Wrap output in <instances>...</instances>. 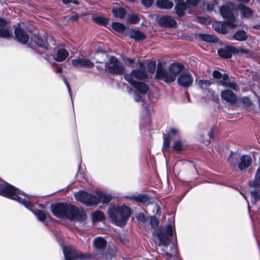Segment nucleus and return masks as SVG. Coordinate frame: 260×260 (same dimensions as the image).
Listing matches in <instances>:
<instances>
[{"label": "nucleus", "instance_id": "nucleus-54", "mask_svg": "<svg viewBox=\"0 0 260 260\" xmlns=\"http://www.w3.org/2000/svg\"><path fill=\"white\" fill-rule=\"evenodd\" d=\"M138 218L142 221H145V218L143 214L140 213L138 215Z\"/></svg>", "mask_w": 260, "mask_h": 260}, {"label": "nucleus", "instance_id": "nucleus-12", "mask_svg": "<svg viewBox=\"0 0 260 260\" xmlns=\"http://www.w3.org/2000/svg\"><path fill=\"white\" fill-rule=\"evenodd\" d=\"M177 82L180 86L187 88L192 84L193 77L189 72L183 73L178 76Z\"/></svg>", "mask_w": 260, "mask_h": 260}, {"label": "nucleus", "instance_id": "nucleus-42", "mask_svg": "<svg viewBox=\"0 0 260 260\" xmlns=\"http://www.w3.org/2000/svg\"><path fill=\"white\" fill-rule=\"evenodd\" d=\"M150 224L153 229H156L158 227L159 222L155 217L152 216L150 218Z\"/></svg>", "mask_w": 260, "mask_h": 260}, {"label": "nucleus", "instance_id": "nucleus-29", "mask_svg": "<svg viewBox=\"0 0 260 260\" xmlns=\"http://www.w3.org/2000/svg\"><path fill=\"white\" fill-rule=\"evenodd\" d=\"M233 38L236 40L243 41L247 40L248 36L245 31L239 30L234 34Z\"/></svg>", "mask_w": 260, "mask_h": 260}, {"label": "nucleus", "instance_id": "nucleus-61", "mask_svg": "<svg viewBox=\"0 0 260 260\" xmlns=\"http://www.w3.org/2000/svg\"><path fill=\"white\" fill-rule=\"evenodd\" d=\"M209 136H210V138H212L211 133H210L209 134Z\"/></svg>", "mask_w": 260, "mask_h": 260}, {"label": "nucleus", "instance_id": "nucleus-53", "mask_svg": "<svg viewBox=\"0 0 260 260\" xmlns=\"http://www.w3.org/2000/svg\"><path fill=\"white\" fill-rule=\"evenodd\" d=\"M7 22L3 18H2L0 17V27H4L6 25Z\"/></svg>", "mask_w": 260, "mask_h": 260}, {"label": "nucleus", "instance_id": "nucleus-62", "mask_svg": "<svg viewBox=\"0 0 260 260\" xmlns=\"http://www.w3.org/2000/svg\"><path fill=\"white\" fill-rule=\"evenodd\" d=\"M259 106H260V99H259Z\"/></svg>", "mask_w": 260, "mask_h": 260}, {"label": "nucleus", "instance_id": "nucleus-63", "mask_svg": "<svg viewBox=\"0 0 260 260\" xmlns=\"http://www.w3.org/2000/svg\"><path fill=\"white\" fill-rule=\"evenodd\" d=\"M140 66L141 67L142 66V64L141 63H140Z\"/></svg>", "mask_w": 260, "mask_h": 260}, {"label": "nucleus", "instance_id": "nucleus-26", "mask_svg": "<svg viewBox=\"0 0 260 260\" xmlns=\"http://www.w3.org/2000/svg\"><path fill=\"white\" fill-rule=\"evenodd\" d=\"M131 39H135L136 41L143 40L145 39V35L139 30H132L129 35Z\"/></svg>", "mask_w": 260, "mask_h": 260}, {"label": "nucleus", "instance_id": "nucleus-60", "mask_svg": "<svg viewBox=\"0 0 260 260\" xmlns=\"http://www.w3.org/2000/svg\"><path fill=\"white\" fill-rule=\"evenodd\" d=\"M175 2L177 3H182L183 2V0H174Z\"/></svg>", "mask_w": 260, "mask_h": 260}, {"label": "nucleus", "instance_id": "nucleus-58", "mask_svg": "<svg viewBox=\"0 0 260 260\" xmlns=\"http://www.w3.org/2000/svg\"><path fill=\"white\" fill-rule=\"evenodd\" d=\"M127 60H128V62H129V63H134V59H127Z\"/></svg>", "mask_w": 260, "mask_h": 260}, {"label": "nucleus", "instance_id": "nucleus-13", "mask_svg": "<svg viewBox=\"0 0 260 260\" xmlns=\"http://www.w3.org/2000/svg\"><path fill=\"white\" fill-rule=\"evenodd\" d=\"M72 66L76 68H91L94 63L90 59L85 57H78L71 60Z\"/></svg>", "mask_w": 260, "mask_h": 260}, {"label": "nucleus", "instance_id": "nucleus-50", "mask_svg": "<svg viewBox=\"0 0 260 260\" xmlns=\"http://www.w3.org/2000/svg\"><path fill=\"white\" fill-rule=\"evenodd\" d=\"M242 101H243V103L244 104H245L247 106H249L251 104V102L250 99L247 97L243 98Z\"/></svg>", "mask_w": 260, "mask_h": 260}, {"label": "nucleus", "instance_id": "nucleus-41", "mask_svg": "<svg viewBox=\"0 0 260 260\" xmlns=\"http://www.w3.org/2000/svg\"><path fill=\"white\" fill-rule=\"evenodd\" d=\"M148 70L149 72L154 73L156 69V62L155 61H150L147 66Z\"/></svg>", "mask_w": 260, "mask_h": 260}, {"label": "nucleus", "instance_id": "nucleus-33", "mask_svg": "<svg viewBox=\"0 0 260 260\" xmlns=\"http://www.w3.org/2000/svg\"><path fill=\"white\" fill-rule=\"evenodd\" d=\"M12 30L9 27H0V37L2 38H9L11 35Z\"/></svg>", "mask_w": 260, "mask_h": 260}, {"label": "nucleus", "instance_id": "nucleus-2", "mask_svg": "<svg viewBox=\"0 0 260 260\" xmlns=\"http://www.w3.org/2000/svg\"><path fill=\"white\" fill-rule=\"evenodd\" d=\"M53 214L57 217H67L71 220L82 221L86 219V214L77 207L63 203H59L51 206Z\"/></svg>", "mask_w": 260, "mask_h": 260}, {"label": "nucleus", "instance_id": "nucleus-17", "mask_svg": "<svg viewBox=\"0 0 260 260\" xmlns=\"http://www.w3.org/2000/svg\"><path fill=\"white\" fill-rule=\"evenodd\" d=\"M159 25L165 27H172L176 25V21L171 17L164 16L161 17L158 21Z\"/></svg>", "mask_w": 260, "mask_h": 260}, {"label": "nucleus", "instance_id": "nucleus-6", "mask_svg": "<svg viewBox=\"0 0 260 260\" xmlns=\"http://www.w3.org/2000/svg\"><path fill=\"white\" fill-rule=\"evenodd\" d=\"M97 194L98 198L87 192L79 191L74 193V197L77 201L87 206L96 205L101 202L103 204H107L112 199L111 196L108 193L99 192Z\"/></svg>", "mask_w": 260, "mask_h": 260}, {"label": "nucleus", "instance_id": "nucleus-55", "mask_svg": "<svg viewBox=\"0 0 260 260\" xmlns=\"http://www.w3.org/2000/svg\"><path fill=\"white\" fill-rule=\"evenodd\" d=\"M64 82L65 84H66V85L67 87V88H68V91H69V92L70 93V86H69V84L68 83V82H67V81H66V79H65V78L64 79Z\"/></svg>", "mask_w": 260, "mask_h": 260}, {"label": "nucleus", "instance_id": "nucleus-3", "mask_svg": "<svg viewBox=\"0 0 260 260\" xmlns=\"http://www.w3.org/2000/svg\"><path fill=\"white\" fill-rule=\"evenodd\" d=\"M0 194L17 201L27 209H30L32 207L31 197L6 182L0 183Z\"/></svg>", "mask_w": 260, "mask_h": 260}, {"label": "nucleus", "instance_id": "nucleus-38", "mask_svg": "<svg viewBox=\"0 0 260 260\" xmlns=\"http://www.w3.org/2000/svg\"><path fill=\"white\" fill-rule=\"evenodd\" d=\"M238 159V155L233 152H231L229 157V161L233 166H236L237 164V160Z\"/></svg>", "mask_w": 260, "mask_h": 260}, {"label": "nucleus", "instance_id": "nucleus-22", "mask_svg": "<svg viewBox=\"0 0 260 260\" xmlns=\"http://www.w3.org/2000/svg\"><path fill=\"white\" fill-rule=\"evenodd\" d=\"M156 6L162 9H170L173 6V3L169 0H157Z\"/></svg>", "mask_w": 260, "mask_h": 260}, {"label": "nucleus", "instance_id": "nucleus-32", "mask_svg": "<svg viewBox=\"0 0 260 260\" xmlns=\"http://www.w3.org/2000/svg\"><path fill=\"white\" fill-rule=\"evenodd\" d=\"M112 28L117 32H122L125 30V26L119 22H112L111 24Z\"/></svg>", "mask_w": 260, "mask_h": 260}, {"label": "nucleus", "instance_id": "nucleus-5", "mask_svg": "<svg viewBox=\"0 0 260 260\" xmlns=\"http://www.w3.org/2000/svg\"><path fill=\"white\" fill-rule=\"evenodd\" d=\"M184 66L179 63H172L167 69L164 68L162 62L158 61L157 64L155 78L167 83L174 82L177 75L183 70Z\"/></svg>", "mask_w": 260, "mask_h": 260}, {"label": "nucleus", "instance_id": "nucleus-4", "mask_svg": "<svg viewBox=\"0 0 260 260\" xmlns=\"http://www.w3.org/2000/svg\"><path fill=\"white\" fill-rule=\"evenodd\" d=\"M174 219H170V222L167 224L166 229L160 231L157 233V237L159 240L158 246L161 247V250L164 251L162 254L168 260L172 256L177 253V249L175 246L172 245L170 248V252L167 251L168 246L170 245V237L173 233Z\"/></svg>", "mask_w": 260, "mask_h": 260}, {"label": "nucleus", "instance_id": "nucleus-40", "mask_svg": "<svg viewBox=\"0 0 260 260\" xmlns=\"http://www.w3.org/2000/svg\"><path fill=\"white\" fill-rule=\"evenodd\" d=\"M170 139L169 137L164 134V142L162 147V150L164 152L170 146Z\"/></svg>", "mask_w": 260, "mask_h": 260}, {"label": "nucleus", "instance_id": "nucleus-56", "mask_svg": "<svg viewBox=\"0 0 260 260\" xmlns=\"http://www.w3.org/2000/svg\"><path fill=\"white\" fill-rule=\"evenodd\" d=\"M238 1L239 2H241L243 3H246V4L249 3L250 1V0H238Z\"/></svg>", "mask_w": 260, "mask_h": 260}, {"label": "nucleus", "instance_id": "nucleus-11", "mask_svg": "<svg viewBox=\"0 0 260 260\" xmlns=\"http://www.w3.org/2000/svg\"><path fill=\"white\" fill-rule=\"evenodd\" d=\"M93 243L95 248L94 254L96 258L102 259L104 256L103 252L106 245V240L102 237H98L94 239Z\"/></svg>", "mask_w": 260, "mask_h": 260}, {"label": "nucleus", "instance_id": "nucleus-25", "mask_svg": "<svg viewBox=\"0 0 260 260\" xmlns=\"http://www.w3.org/2000/svg\"><path fill=\"white\" fill-rule=\"evenodd\" d=\"M68 55V52L66 49H60L57 51L54 59L59 62L62 61L67 57Z\"/></svg>", "mask_w": 260, "mask_h": 260}, {"label": "nucleus", "instance_id": "nucleus-8", "mask_svg": "<svg viewBox=\"0 0 260 260\" xmlns=\"http://www.w3.org/2000/svg\"><path fill=\"white\" fill-rule=\"evenodd\" d=\"M235 5L231 2H228L225 5L220 8V13L223 18L226 19V22L230 28H234L241 25V21L236 20L233 10Z\"/></svg>", "mask_w": 260, "mask_h": 260}, {"label": "nucleus", "instance_id": "nucleus-44", "mask_svg": "<svg viewBox=\"0 0 260 260\" xmlns=\"http://www.w3.org/2000/svg\"><path fill=\"white\" fill-rule=\"evenodd\" d=\"M179 134V130L176 128L172 127L169 129L167 137L171 138L172 136H178Z\"/></svg>", "mask_w": 260, "mask_h": 260}, {"label": "nucleus", "instance_id": "nucleus-9", "mask_svg": "<svg viewBox=\"0 0 260 260\" xmlns=\"http://www.w3.org/2000/svg\"><path fill=\"white\" fill-rule=\"evenodd\" d=\"M65 260H88L89 255H84L72 247H63L62 248Z\"/></svg>", "mask_w": 260, "mask_h": 260}, {"label": "nucleus", "instance_id": "nucleus-24", "mask_svg": "<svg viewBox=\"0 0 260 260\" xmlns=\"http://www.w3.org/2000/svg\"><path fill=\"white\" fill-rule=\"evenodd\" d=\"M112 12L116 17L120 19L123 18L126 15V11L124 9L116 6L113 8Z\"/></svg>", "mask_w": 260, "mask_h": 260}, {"label": "nucleus", "instance_id": "nucleus-36", "mask_svg": "<svg viewBox=\"0 0 260 260\" xmlns=\"http://www.w3.org/2000/svg\"><path fill=\"white\" fill-rule=\"evenodd\" d=\"M139 21L138 16L135 14L129 15L127 17V21L132 24H136Z\"/></svg>", "mask_w": 260, "mask_h": 260}, {"label": "nucleus", "instance_id": "nucleus-43", "mask_svg": "<svg viewBox=\"0 0 260 260\" xmlns=\"http://www.w3.org/2000/svg\"><path fill=\"white\" fill-rule=\"evenodd\" d=\"M94 21L100 24H104L107 22V19L100 16H94L93 17Z\"/></svg>", "mask_w": 260, "mask_h": 260}, {"label": "nucleus", "instance_id": "nucleus-47", "mask_svg": "<svg viewBox=\"0 0 260 260\" xmlns=\"http://www.w3.org/2000/svg\"><path fill=\"white\" fill-rule=\"evenodd\" d=\"M154 0H141L142 4L146 7H150L152 6Z\"/></svg>", "mask_w": 260, "mask_h": 260}, {"label": "nucleus", "instance_id": "nucleus-18", "mask_svg": "<svg viewBox=\"0 0 260 260\" xmlns=\"http://www.w3.org/2000/svg\"><path fill=\"white\" fill-rule=\"evenodd\" d=\"M15 35L18 41L21 44H26L28 41V35L20 28L17 27L15 29Z\"/></svg>", "mask_w": 260, "mask_h": 260}, {"label": "nucleus", "instance_id": "nucleus-21", "mask_svg": "<svg viewBox=\"0 0 260 260\" xmlns=\"http://www.w3.org/2000/svg\"><path fill=\"white\" fill-rule=\"evenodd\" d=\"M228 75L224 74L223 76V80L220 82V84L225 87H229L235 90H238L239 89L238 85L235 82L230 81L228 80Z\"/></svg>", "mask_w": 260, "mask_h": 260}, {"label": "nucleus", "instance_id": "nucleus-28", "mask_svg": "<svg viewBox=\"0 0 260 260\" xmlns=\"http://www.w3.org/2000/svg\"><path fill=\"white\" fill-rule=\"evenodd\" d=\"M200 37L202 40L208 43H215L218 41L217 38L214 35L209 34H201Z\"/></svg>", "mask_w": 260, "mask_h": 260}, {"label": "nucleus", "instance_id": "nucleus-16", "mask_svg": "<svg viewBox=\"0 0 260 260\" xmlns=\"http://www.w3.org/2000/svg\"><path fill=\"white\" fill-rule=\"evenodd\" d=\"M252 159L248 155H243L240 157L238 167L240 171L246 170L251 164Z\"/></svg>", "mask_w": 260, "mask_h": 260}, {"label": "nucleus", "instance_id": "nucleus-15", "mask_svg": "<svg viewBox=\"0 0 260 260\" xmlns=\"http://www.w3.org/2000/svg\"><path fill=\"white\" fill-rule=\"evenodd\" d=\"M237 52V49L233 46H226L218 50V55L223 58H230L233 53Z\"/></svg>", "mask_w": 260, "mask_h": 260}, {"label": "nucleus", "instance_id": "nucleus-59", "mask_svg": "<svg viewBox=\"0 0 260 260\" xmlns=\"http://www.w3.org/2000/svg\"><path fill=\"white\" fill-rule=\"evenodd\" d=\"M241 194H242V196H243V197H244V198H245V199L246 201H247V199L246 197L245 196V195H244L242 192H241ZM247 202H248V201H247ZM247 203H248V208L249 209V206L248 202H247Z\"/></svg>", "mask_w": 260, "mask_h": 260}, {"label": "nucleus", "instance_id": "nucleus-49", "mask_svg": "<svg viewBox=\"0 0 260 260\" xmlns=\"http://www.w3.org/2000/svg\"><path fill=\"white\" fill-rule=\"evenodd\" d=\"M117 239L124 245H127L128 243V241L127 239L124 237H121V236H118L117 237Z\"/></svg>", "mask_w": 260, "mask_h": 260}, {"label": "nucleus", "instance_id": "nucleus-31", "mask_svg": "<svg viewBox=\"0 0 260 260\" xmlns=\"http://www.w3.org/2000/svg\"><path fill=\"white\" fill-rule=\"evenodd\" d=\"M249 185L253 187L260 185V169L257 170L254 179L249 182Z\"/></svg>", "mask_w": 260, "mask_h": 260}, {"label": "nucleus", "instance_id": "nucleus-64", "mask_svg": "<svg viewBox=\"0 0 260 260\" xmlns=\"http://www.w3.org/2000/svg\"><path fill=\"white\" fill-rule=\"evenodd\" d=\"M259 164H260V157H259ZM259 169H260V168Z\"/></svg>", "mask_w": 260, "mask_h": 260}, {"label": "nucleus", "instance_id": "nucleus-27", "mask_svg": "<svg viewBox=\"0 0 260 260\" xmlns=\"http://www.w3.org/2000/svg\"><path fill=\"white\" fill-rule=\"evenodd\" d=\"M186 5L184 2L177 3L175 7L177 15L179 16L184 15V11L186 9Z\"/></svg>", "mask_w": 260, "mask_h": 260}, {"label": "nucleus", "instance_id": "nucleus-20", "mask_svg": "<svg viewBox=\"0 0 260 260\" xmlns=\"http://www.w3.org/2000/svg\"><path fill=\"white\" fill-rule=\"evenodd\" d=\"M221 97L226 102L235 103L237 101L236 95L231 90H225L221 92Z\"/></svg>", "mask_w": 260, "mask_h": 260}, {"label": "nucleus", "instance_id": "nucleus-37", "mask_svg": "<svg viewBox=\"0 0 260 260\" xmlns=\"http://www.w3.org/2000/svg\"><path fill=\"white\" fill-rule=\"evenodd\" d=\"M200 87L202 89H206L211 84V82L209 80H201L198 83Z\"/></svg>", "mask_w": 260, "mask_h": 260}, {"label": "nucleus", "instance_id": "nucleus-45", "mask_svg": "<svg viewBox=\"0 0 260 260\" xmlns=\"http://www.w3.org/2000/svg\"><path fill=\"white\" fill-rule=\"evenodd\" d=\"M217 6V2L215 1L212 2L211 3H209L207 5V10L209 11H213L215 7Z\"/></svg>", "mask_w": 260, "mask_h": 260}, {"label": "nucleus", "instance_id": "nucleus-30", "mask_svg": "<svg viewBox=\"0 0 260 260\" xmlns=\"http://www.w3.org/2000/svg\"><path fill=\"white\" fill-rule=\"evenodd\" d=\"M129 199L134 200L139 203H145L149 200L148 196L144 194H140L138 196H134L129 197Z\"/></svg>", "mask_w": 260, "mask_h": 260}, {"label": "nucleus", "instance_id": "nucleus-7", "mask_svg": "<svg viewBox=\"0 0 260 260\" xmlns=\"http://www.w3.org/2000/svg\"><path fill=\"white\" fill-rule=\"evenodd\" d=\"M131 209L124 205L119 207H112L108 210L109 217L113 223L122 226H124L131 215Z\"/></svg>", "mask_w": 260, "mask_h": 260}, {"label": "nucleus", "instance_id": "nucleus-34", "mask_svg": "<svg viewBox=\"0 0 260 260\" xmlns=\"http://www.w3.org/2000/svg\"><path fill=\"white\" fill-rule=\"evenodd\" d=\"M92 219L94 221L103 220L105 218L104 213L100 211H96L92 213Z\"/></svg>", "mask_w": 260, "mask_h": 260}, {"label": "nucleus", "instance_id": "nucleus-48", "mask_svg": "<svg viewBox=\"0 0 260 260\" xmlns=\"http://www.w3.org/2000/svg\"><path fill=\"white\" fill-rule=\"evenodd\" d=\"M213 76L215 78L221 79L223 80V76L221 73L217 71H214L213 72Z\"/></svg>", "mask_w": 260, "mask_h": 260}, {"label": "nucleus", "instance_id": "nucleus-46", "mask_svg": "<svg viewBox=\"0 0 260 260\" xmlns=\"http://www.w3.org/2000/svg\"><path fill=\"white\" fill-rule=\"evenodd\" d=\"M173 149L176 151H180L182 149V144L179 141H176L173 144Z\"/></svg>", "mask_w": 260, "mask_h": 260}, {"label": "nucleus", "instance_id": "nucleus-39", "mask_svg": "<svg viewBox=\"0 0 260 260\" xmlns=\"http://www.w3.org/2000/svg\"><path fill=\"white\" fill-rule=\"evenodd\" d=\"M251 202L254 204L256 201L260 200V193L257 191H252L251 192Z\"/></svg>", "mask_w": 260, "mask_h": 260}, {"label": "nucleus", "instance_id": "nucleus-14", "mask_svg": "<svg viewBox=\"0 0 260 260\" xmlns=\"http://www.w3.org/2000/svg\"><path fill=\"white\" fill-rule=\"evenodd\" d=\"M51 37H46L44 36L41 37L38 35H34L31 38V41L35 43L38 47L42 48L43 50H46L48 47V41L52 40Z\"/></svg>", "mask_w": 260, "mask_h": 260}, {"label": "nucleus", "instance_id": "nucleus-23", "mask_svg": "<svg viewBox=\"0 0 260 260\" xmlns=\"http://www.w3.org/2000/svg\"><path fill=\"white\" fill-rule=\"evenodd\" d=\"M239 9L240 11L241 14L245 18H250L252 17L253 15L252 10L243 5H240L239 6Z\"/></svg>", "mask_w": 260, "mask_h": 260}, {"label": "nucleus", "instance_id": "nucleus-35", "mask_svg": "<svg viewBox=\"0 0 260 260\" xmlns=\"http://www.w3.org/2000/svg\"><path fill=\"white\" fill-rule=\"evenodd\" d=\"M34 213L37 216L38 219L42 222H44L47 218V215L46 213L42 210H37L36 211L34 212Z\"/></svg>", "mask_w": 260, "mask_h": 260}, {"label": "nucleus", "instance_id": "nucleus-10", "mask_svg": "<svg viewBox=\"0 0 260 260\" xmlns=\"http://www.w3.org/2000/svg\"><path fill=\"white\" fill-rule=\"evenodd\" d=\"M105 68L109 72L116 74H122L124 71L122 63L113 56L111 57L109 62L106 63Z\"/></svg>", "mask_w": 260, "mask_h": 260}, {"label": "nucleus", "instance_id": "nucleus-1", "mask_svg": "<svg viewBox=\"0 0 260 260\" xmlns=\"http://www.w3.org/2000/svg\"><path fill=\"white\" fill-rule=\"evenodd\" d=\"M147 77L146 72L142 69L133 70L130 74L124 75V79L135 88L134 99L137 102H142L148 91V86L144 83L135 81L133 78L138 80H144Z\"/></svg>", "mask_w": 260, "mask_h": 260}, {"label": "nucleus", "instance_id": "nucleus-52", "mask_svg": "<svg viewBox=\"0 0 260 260\" xmlns=\"http://www.w3.org/2000/svg\"><path fill=\"white\" fill-rule=\"evenodd\" d=\"M62 2L64 4H68L71 3L75 4H78V2L76 0H62Z\"/></svg>", "mask_w": 260, "mask_h": 260}, {"label": "nucleus", "instance_id": "nucleus-19", "mask_svg": "<svg viewBox=\"0 0 260 260\" xmlns=\"http://www.w3.org/2000/svg\"><path fill=\"white\" fill-rule=\"evenodd\" d=\"M213 28L217 32L225 34L228 32L227 26L229 27L226 22L215 21L212 24Z\"/></svg>", "mask_w": 260, "mask_h": 260}, {"label": "nucleus", "instance_id": "nucleus-57", "mask_svg": "<svg viewBox=\"0 0 260 260\" xmlns=\"http://www.w3.org/2000/svg\"><path fill=\"white\" fill-rule=\"evenodd\" d=\"M56 72L57 73H61L62 72V68L60 67H59L57 68Z\"/></svg>", "mask_w": 260, "mask_h": 260}, {"label": "nucleus", "instance_id": "nucleus-51", "mask_svg": "<svg viewBox=\"0 0 260 260\" xmlns=\"http://www.w3.org/2000/svg\"><path fill=\"white\" fill-rule=\"evenodd\" d=\"M186 1L188 4L195 6L198 4L199 0H186Z\"/></svg>", "mask_w": 260, "mask_h": 260}]
</instances>
